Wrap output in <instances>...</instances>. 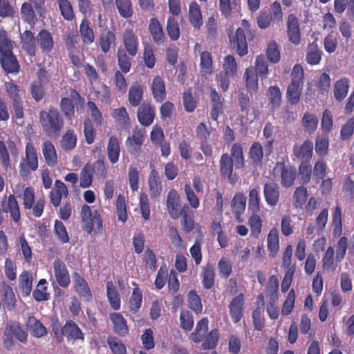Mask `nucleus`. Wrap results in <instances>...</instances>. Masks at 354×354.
<instances>
[{"label": "nucleus", "instance_id": "ea45409f", "mask_svg": "<svg viewBox=\"0 0 354 354\" xmlns=\"http://www.w3.org/2000/svg\"><path fill=\"white\" fill-rule=\"evenodd\" d=\"M153 96L157 102H162L166 97L165 82L162 77L156 76L153 78L151 84Z\"/></svg>", "mask_w": 354, "mask_h": 354}, {"label": "nucleus", "instance_id": "473e14b6", "mask_svg": "<svg viewBox=\"0 0 354 354\" xmlns=\"http://www.w3.org/2000/svg\"><path fill=\"white\" fill-rule=\"evenodd\" d=\"M210 98L212 104V107L210 111L211 118L216 121L220 114L223 111V100L221 96L214 88L211 89Z\"/></svg>", "mask_w": 354, "mask_h": 354}, {"label": "nucleus", "instance_id": "aec40b11", "mask_svg": "<svg viewBox=\"0 0 354 354\" xmlns=\"http://www.w3.org/2000/svg\"><path fill=\"white\" fill-rule=\"evenodd\" d=\"M263 195L265 201L270 207L276 206L280 197V191L279 185L274 182H269L264 184Z\"/></svg>", "mask_w": 354, "mask_h": 354}, {"label": "nucleus", "instance_id": "20e7f679", "mask_svg": "<svg viewBox=\"0 0 354 354\" xmlns=\"http://www.w3.org/2000/svg\"><path fill=\"white\" fill-rule=\"evenodd\" d=\"M21 199L24 210L32 209V215L36 218H39L43 214L46 205L44 197H41L35 201V193L32 187H27L24 189Z\"/></svg>", "mask_w": 354, "mask_h": 354}, {"label": "nucleus", "instance_id": "6ab92c4d", "mask_svg": "<svg viewBox=\"0 0 354 354\" xmlns=\"http://www.w3.org/2000/svg\"><path fill=\"white\" fill-rule=\"evenodd\" d=\"M155 115V109L150 103L144 102L138 109V120L142 126L151 125L153 122Z\"/></svg>", "mask_w": 354, "mask_h": 354}, {"label": "nucleus", "instance_id": "f3484780", "mask_svg": "<svg viewBox=\"0 0 354 354\" xmlns=\"http://www.w3.org/2000/svg\"><path fill=\"white\" fill-rule=\"evenodd\" d=\"M53 271L57 283L62 288H67L70 284V275L64 262L57 258L53 262Z\"/></svg>", "mask_w": 354, "mask_h": 354}, {"label": "nucleus", "instance_id": "774afa93", "mask_svg": "<svg viewBox=\"0 0 354 354\" xmlns=\"http://www.w3.org/2000/svg\"><path fill=\"white\" fill-rule=\"evenodd\" d=\"M111 115L113 119L124 128L130 123V118L124 106L113 109Z\"/></svg>", "mask_w": 354, "mask_h": 354}, {"label": "nucleus", "instance_id": "f03ea898", "mask_svg": "<svg viewBox=\"0 0 354 354\" xmlns=\"http://www.w3.org/2000/svg\"><path fill=\"white\" fill-rule=\"evenodd\" d=\"M333 236L334 238L340 237L336 246V260L341 261L345 257L348 249V239L342 234V213L340 206L337 205L332 214Z\"/></svg>", "mask_w": 354, "mask_h": 354}, {"label": "nucleus", "instance_id": "2eb2a0df", "mask_svg": "<svg viewBox=\"0 0 354 354\" xmlns=\"http://www.w3.org/2000/svg\"><path fill=\"white\" fill-rule=\"evenodd\" d=\"M0 64L6 74H17L20 71V64L12 51L0 54Z\"/></svg>", "mask_w": 354, "mask_h": 354}, {"label": "nucleus", "instance_id": "c9c22d12", "mask_svg": "<svg viewBox=\"0 0 354 354\" xmlns=\"http://www.w3.org/2000/svg\"><path fill=\"white\" fill-rule=\"evenodd\" d=\"M350 86V80L347 77H342L334 84V97L338 102H342L346 97Z\"/></svg>", "mask_w": 354, "mask_h": 354}, {"label": "nucleus", "instance_id": "9b49d317", "mask_svg": "<svg viewBox=\"0 0 354 354\" xmlns=\"http://www.w3.org/2000/svg\"><path fill=\"white\" fill-rule=\"evenodd\" d=\"M292 152L295 159L301 162H310L313 155V143L310 140H306L301 145L295 144Z\"/></svg>", "mask_w": 354, "mask_h": 354}, {"label": "nucleus", "instance_id": "09e8293b", "mask_svg": "<svg viewBox=\"0 0 354 354\" xmlns=\"http://www.w3.org/2000/svg\"><path fill=\"white\" fill-rule=\"evenodd\" d=\"M219 339V332L217 328L212 329L205 336L201 344L203 350H212L216 347Z\"/></svg>", "mask_w": 354, "mask_h": 354}, {"label": "nucleus", "instance_id": "7c9ffc66", "mask_svg": "<svg viewBox=\"0 0 354 354\" xmlns=\"http://www.w3.org/2000/svg\"><path fill=\"white\" fill-rule=\"evenodd\" d=\"M42 153L46 164L50 167H54L57 164V155L54 145L50 140H46L42 144Z\"/></svg>", "mask_w": 354, "mask_h": 354}, {"label": "nucleus", "instance_id": "72a5a7b5", "mask_svg": "<svg viewBox=\"0 0 354 354\" xmlns=\"http://www.w3.org/2000/svg\"><path fill=\"white\" fill-rule=\"evenodd\" d=\"M120 154V142L116 136H111L107 144V156L111 164H115L119 160Z\"/></svg>", "mask_w": 354, "mask_h": 354}, {"label": "nucleus", "instance_id": "e2e57ef3", "mask_svg": "<svg viewBox=\"0 0 354 354\" xmlns=\"http://www.w3.org/2000/svg\"><path fill=\"white\" fill-rule=\"evenodd\" d=\"M279 281L275 275H272L268 279L266 286V295L269 301L278 300Z\"/></svg>", "mask_w": 354, "mask_h": 354}, {"label": "nucleus", "instance_id": "7ed1b4c3", "mask_svg": "<svg viewBox=\"0 0 354 354\" xmlns=\"http://www.w3.org/2000/svg\"><path fill=\"white\" fill-rule=\"evenodd\" d=\"M291 82L288 86L286 98L292 105H296L300 101L301 90L304 80V73L302 66L295 64L290 74Z\"/></svg>", "mask_w": 354, "mask_h": 354}, {"label": "nucleus", "instance_id": "9d476101", "mask_svg": "<svg viewBox=\"0 0 354 354\" xmlns=\"http://www.w3.org/2000/svg\"><path fill=\"white\" fill-rule=\"evenodd\" d=\"M144 131L141 129H134L132 131V136H129L125 142L128 152L131 154H139L141 152L145 138Z\"/></svg>", "mask_w": 354, "mask_h": 354}, {"label": "nucleus", "instance_id": "e433bc0d", "mask_svg": "<svg viewBox=\"0 0 354 354\" xmlns=\"http://www.w3.org/2000/svg\"><path fill=\"white\" fill-rule=\"evenodd\" d=\"M258 77L254 67L250 66L246 68L244 73L245 84L248 91L256 93L259 89Z\"/></svg>", "mask_w": 354, "mask_h": 354}, {"label": "nucleus", "instance_id": "0e129e2a", "mask_svg": "<svg viewBox=\"0 0 354 354\" xmlns=\"http://www.w3.org/2000/svg\"><path fill=\"white\" fill-rule=\"evenodd\" d=\"M54 232L57 240L62 244L69 242L70 237L64 224L57 219L55 221Z\"/></svg>", "mask_w": 354, "mask_h": 354}, {"label": "nucleus", "instance_id": "bf43d9fd", "mask_svg": "<svg viewBox=\"0 0 354 354\" xmlns=\"http://www.w3.org/2000/svg\"><path fill=\"white\" fill-rule=\"evenodd\" d=\"M231 158L234 162L236 168H242L244 166L245 159L243 147L240 143H234L231 148Z\"/></svg>", "mask_w": 354, "mask_h": 354}, {"label": "nucleus", "instance_id": "b1692460", "mask_svg": "<svg viewBox=\"0 0 354 354\" xmlns=\"http://www.w3.org/2000/svg\"><path fill=\"white\" fill-rule=\"evenodd\" d=\"M73 277L75 292L80 297L89 301L92 297V293L86 280L77 272H75Z\"/></svg>", "mask_w": 354, "mask_h": 354}, {"label": "nucleus", "instance_id": "052dcab7", "mask_svg": "<svg viewBox=\"0 0 354 354\" xmlns=\"http://www.w3.org/2000/svg\"><path fill=\"white\" fill-rule=\"evenodd\" d=\"M254 69L261 80L267 78L269 72L268 64L263 55L257 57Z\"/></svg>", "mask_w": 354, "mask_h": 354}, {"label": "nucleus", "instance_id": "49530a36", "mask_svg": "<svg viewBox=\"0 0 354 354\" xmlns=\"http://www.w3.org/2000/svg\"><path fill=\"white\" fill-rule=\"evenodd\" d=\"M143 87L140 84H133L129 91L128 100L131 106L136 107L140 104L143 97Z\"/></svg>", "mask_w": 354, "mask_h": 354}, {"label": "nucleus", "instance_id": "393cba45", "mask_svg": "<svg viewBox=\"0 0 354 354\" xmlns=\"http://www.w3.org/2000/svg\"><path fill=\"white\" fill-rule=\"evenodd\" d=\"M132 285L135 287L129 299L128 310L131 314H136L140 310L142 306V292L136 283L133 282Z\"/></svg>", "mask_w": 354, "mask_h": 354}, {"label": "nucleus", "instance_id": "79ce46f5", "mask_svg": "<svg viewBox=\"0 0 354 354\" xmlns=\"http://www.w3.org/2000/svg\"><path fill=\"white\" fill-rule=\"evenodd\" d=\"M80 33L84 44L90 45L95 41L94 31L90 21L84 19L80 26Z\"/></svg>", "mask_w": 354, "mask_h": 354}, {"label": "nucleus", "instance_id": "412c9836", "mask_svg": "<svg viewBox=\"0 0 354 354\" xmlns=\"http://www.w3.org/2000/svg\"><path fill=\"white\" fill-rule=\"evenodd\" d=\"M116 36L114 30L109 29L107 27L101 30L98 38V44L100 50L105 54L108 53L111 46L115 44Z\"/></svg>", "mask_w": 354, "mask_h": 354}, {"label": "nucleus", "instance_id": "c756f323", "mask_svg": "<svg viewBox=\"0 0 354 354\" xmlns=\"http://www.w3.org/2000/svg\"><path fill=\"white\" fill-rule=\"evenodd\" d=\"M37 41L44 53H49L53 48V38L51 33L46 29H42L38 32Z\"/></svg>", "mask_w": 354, "mask_h": 354}, {"label": "nucleus", "instance_id": "f257e3e1", "mask_svg": "<svg viewBox=\"0 0 354 354\" xmlns=\"http://www.w3.org/2000/svg\"><path fill=\"white\" fill-rule=\"evenodd\" d=\"M39 121L43 132L48 138H57L64 127L63 115L53 106L39 112Z\"/></svg>", "mask_w": 354, "mask_h": 354}, {"label": "nucleus", "instance_id": "a878e982", "mask_svg": "<svg viewBox=\"0 0 354 354\" xmlns=\"http://www.w3.org/2000/svg\"><path fill=\"white\" fill-rule=\"evenodd\" d=\"M20 37L22 48L29 56H35L37 37L30 30H25Z\"/></svg>", "mask_w": 354, "mask_h": 354}, {"label": "nucleus", "instance_id": "f704fd0d", "mask_svg": "<svg viewBox=\"0 0 354 354\" xmlns=\"http://www.w3.org/2000/svg\"><path fill=\"white\" fill-rule=\"evenodd\" d=\"M26 326L30 334L36 337H42L47 335L46 327L34 316L28 317Z\"/></svg>", "mask_w": 354, "mask_h": 354}, {"label": "nucleus", "instance_id": "5701e85b", "mask_svg": "<svg viewBox=\"0 0 354 354\" xmlns=\"http://www.w3.org/2000/svg\"><path fill=\"white\" fill-rule=\"evenodd\" d=\"M68 195V188L66 185L59 180H56L55 188L50 192V201L52 205L57 207L62 201V197L66 198Z\"/></svg>", "mask_w": 354, "mask_h": 354}, {"label": "nucleus", "instance_id": "c85d7f7f", "mask_svg": "<svg viewBox=\"0 0 354 354\" xmlns=\"http://www.w3.org/2000/svg\"><path fill=\"white\" fill-rule=\"evenodd\" d=\"M106 297L111 308L114 310H120L121 307L120 295L112 281L106 283Z\"/></svg>", "mask_w": 354, "mask_h": 354}, {"label": "nucleus", "instance_id": "58836bf2", "mask_svg": "<svg viewBox=\"0 0 354 354\" xmlns=\"http://www.w3.org/2000/svg\"><path fill=\"white\" fill-rule=\"evenodd\" d=\"M148 185L151 198H157L159 197L162 188L158 176V173L154 169L151 170L150 172L148 179Z\"/></svg>", "mask_w": 354, "mask_h": 354}, {"label": "nucleus", "instance_id": "4c0bfd02", "mask_svg": "<svg viewBox=\"0 0 354 354\" xmlns=\"http://www.w3.org/2000/svg\"><path fill=\"white\" fill-rule=\"evenodd\" d=\"M189 20L194 28L200 29L203 25L201 8L196 1H192L189 6Z\"/></svg>", "mask_w": 354, "mask_h": 354}, {"label": "nucleus", "instance_id": "5fc2aeb1", "mask_svg": "<svg viewBox=\"0 0 354 354\" xmlns=\"http://www.w3.org/2000/svg\"><path fill=\"white\" fill-rule=\"evenodd\" d=\"M107 344L113 354H127V348L118 337L110 335L107 337Z\"/></svg>", "mask_w": 354, "mask_h": 354}, {"label": "nucleus", "instance_id": "13d9d810", "mask_svg": "<svg viewBox=\"0 0 354 354\" xmlns=\"http://www.w3.org/2000/svg\"><path fill=\"white\" fill-rule=\"evenodd\" d=\"M166 30L172 41H177L180 35L178 20L174 17H169L167 21Z\"/></svg>", "mask_w": 354, "mask_h": 354}, {"label": "nucleus", "instance_id": "cd10ccee", "mask_svg": "<svg viewBox=\"0 0 354 354\" xmlns=\"http://www.w3.org/2000/svg\"><path fill=\"white\" fill-rule=\"evenodd\" d=\"M180 216H182L181 225L183 230L185 233L191 232L195 227L194 212L187 205L185 204L181 208Z\"/></svg>", "mask_w": 354, "mask_h": 354}, {"label": "nucleus", "instance_id": "a18cd8bd", "mask_svg": "<svg viewBox=\"0 0 354 354\" xmlns=\"http://www.w3.org/2000/svg\"><path fill=\"white\" fill-rule=\"evenodd\" d=\"M234 161L228 153H223L220 160V171L222 176L227 177L232 181Z\"/></svg>", "mask_w": 354, "mask_h": 354}, {"label": "nucleus", "instance_id": "864d4df0", "mask_svg": "<svg viewBox=\"0 0 354 354\" xmlns=\"http://www.w3.org/2000/svg\"><path fill=\"white\" fill-rule=\"evenodd\" d=\"M59 108L67 120H71L75 117V104L71 98L62 97L60 100Z\"/></svg>", "mask_w": 354, "mask_h": 354}, {"label": "nucleus", "instance_id": "69168bd1", "mask_svg": "<svg viewBox=\"0 0 354 354\" xmlns=\"http://www.w3.org/2000/svg\"><path fill=\"white\" fill-rule=\"evenodd\" d=\"M308 199V191L304 186L297 187L293 194V205L296 208H302Z\"/></svg>", "mask_w": 354, "mask_h": 354}, {"label": "nucleus", "instance_id": "423d86ee", "mask_svg": "<svg viewBox=\"0 0 354 354\" xmlns=\"http://www.w3.org/2000/svg\"><path fill=\"white\" fill-rule=\"evenodd\" d=\"M81 218L84 223V230L87 234H91L95 227L97 232L102 231V221L97 210L92 212L88 205H84L81 209Z\"/></svg>", "mask_w": 354, "mask_h": 354}, {"label": "nucleus", "instance_id": "f8f14e48", "mask_svg": "<svg viewBox=\"0 0 354 354\" xmlns=\"http://www.w3.org/2000/svg\"><path fill=\"white\" fill-rule=\"evenodd\" d=\"M244 306L245 297L243 293H240L234 297L230 302L228 306L229 313L234 323H239L243 318Z\"/></svg>", "mask_w": 354, "mask_h": 354}, {"label": "nucleus", "instance_id": "603ef678", "mask_svg": "<svg viewBox=\"0 0 354 354\" xmlns=\"http://www.w3.org/2000/svg\"><path fill=\"white\" fill-rule=\"evenodd\" d=\"M232 206L236 218L238 219L243 213L246 207V198L243 193H236L233 198Z\"/></svg>", "mask_w": 354, "mask_h": 354}, {"label": "nucleus", "instance_id": "de8ad7c7", "mask_svg": "<svg viewBox=\"0 0 354 354\" xmlns=\"http://www.w3.org/2000/svg\"><path fill=\"white\" fill-rule=\"evenodd\" d=\"M329 138L325 135H318L315 138V149L319 158H324L328 153Z\"/></svg>", "mask_w": 354, "mask_h": 354}, {"label": "nucleus", "instance_id": "39448f33", "mask_svg": "<svg viewBox=\"0 0 354 354\" xmlns=\"http://www.w3.org/2000/svg\"><path fill=\"white\" fill-rule=\"evenodd\" d=\"M38 169V156L35 147L28 143L26 146V157L19 163V173L23 178H28L31 171Z\"/></svg>", "mask_w": 354, "mask_h": 354}, {"label": "nucleus", "instance_id": "1a4fd4ad", "mask_svg": "<svg viewBox=\"0 0 354 354\" xmlns=\"http://www.w3.org/2000/svg\"><path fill=\"white\" fill-rule=\"evenodd\" d=\"M1 205L3 212L6 214L9 213L12 221L16 223H19L21 220V213L15 196L12 194H10L8 197L6 196L1 201Z\"/></svg>", "mask_w": 354, "mask_h": 354}, {"label": "nucleus", "instance_id": "dca6fc26", "mask_svg": "<svg viewBox=\"0 0 354 354\" xmlns=\"http://www.w3.org/2000/svg\"><path fill=\"white\" fill-rule=\"evenodd\" d=\"M286 26L289 41L295 45L299 44L301 41L299 23L298 18L295 14H290L288 16Z\"/></svg>", "mask_w": 354, "mask_h": 354}, {"label": "nucleus", "instance_id": "680f3d73", "mask_svg": "<svg viewBox=\"0 0 354 354\" xmlns=\"http://www.w3.org/2000/svg\"><path fill=\"white\" fill-rule=\"evenodd\" d=\"M187 302L189 308L196 314L198 315L202 313L203 304L201 297L197 294L196 291L192 290L189 292L187 295Z\"/></svg>", "mask_w": 354, "mask_h": 354}, {"label": "nucleus", "instance_id": "a211bd4d", "mask_svg": "<svg viewBox=\"0 0 354 354\" xmlns=\"http://www.w3.org/2000/svg\"><path fill=\"white\" fill-rule=\"evenodd\" d=\"M182 207L179 194L175 189H171L167 197V209L170 217L178 219L180 216Z\"/></svg>", "mask_w": 354, "mask_h": 354}, {"label": "nucleus", "instance_id": "a19ab883", "mask_svg": "<svg viewBox=\"0 0 354 354\" xmlns=\"http://www.w3.org/2000/svg\"><path fill=\"white\" fill-rule=\"evenodd\" d=\"M248 157L253 165L256 167L262 166L263 149L260 142H254L252 144L248 152Z\"/></svg>", "mask_w": 354, "mask_h": 354}, {"label": "nucleus", "instance_id": "6e6552de", "mask_svg": "<svg viewBox=\"0 0 354 354\" xmlns=\"http://www.w3.org/2000/svg\"><path fill=\"white\" fill-rule=\"evenodd\" d=\"M230 46L240 56L243 57L248 53V46L245 30L238 28L234 33L228 35Z\"/></svg>", "mask_w": 354, "mask_h": 354}, {"label": "nucleus", "instance_id": "2f4dec72", "mask_svg": "<svg viewBox=\"0 0 354 354\" xmlns=\"http://www.w3.org/2000/svg\"><path fill=\"white\" fill-rule=\"evenodd\" d=\"M215 271L213 265L210 263H207L202 268L201 283L205 290H210L215 283Z\"/></svg>", "mask_w": 354, "mask_h": 354}, {"label": "nucleus", "instance_id": "4468645a", "mask_svg": "<svg viewBox=\"0 0 354 354\" xmlns=\"http://www.w3.org/2000/svg\"><path fill=\"white\" fill-rule=\"evenodd\" d=\"M109 318L113 325V330L116 335L121 337L129 335V327L127 321L120 313H111Z\"/></svg>", "mask_w": 354, "mask_h": 354}, {"label": "nucleus", "instance_id": "8fccbe9b", "mask_svg": "<svg viewBox=\"0 0 354 354\" xmlns=\"http://www.w3.org/2000/svg\"><path fill=\"white\" fill-rule=\"evenodd\" d=\"M322 54L317 44L313 42L308 46L306 60L310 65H317L321 61Z\"/></svg>", "mask_w": 354, "mask_h": 354}, {"label": "nucleus", "instance_id": "37998d69", "mask_svg": "<svg viewBox=\"0 0 354 354\" xmlns=\"http://www.w3.org/2000/svg\"><path fill=\"white\" fill-rule=\"evenodd\" d=\"M208 324L207 317H203L197 322L194 332L191 335L194 343H199L204 339L208 330Z\"/></svg>", "mask_w": 354, "mask_h": 354}, {"label": "nucleus", "instance_id": "c03bdc74", "mask_svg": "<svg viewBox=\"0 0 354 354\" xmlns=\"http://www.w3.org/2000/svg\"><path fill=\"white\" fill-rule=\"evenodd\" d=\"M200 72L203 77H207L213 73L212 57L208 51L201 53Z\"/></svg>", "mask_w": 354, "mask_h": 354}, {"label": "nucleus", "instance_id": "0eeeda50", "mask_svg": "<svg viewBox=\"0 0 354 354\" xmlns=\"http://www.w3.org/2000/svg\"><path fill=\"white\" fill-rule=\"evenodd\" d=\"M274 171L280 174V183L283 187L290 188L294 185L297 174L295 166L287 165L284 162H277Z\"/></svg>", "mask_w": 354, "mask_h": 354}, {"label": "nucleus", "instance_id": "6e6d98bb", "mask_svg": "<svg viewBox=\"0 0 354 354\" xmlns=\"http://www.w3.org/2000/svg\"><path fill=\"white\" fill-rule=\"evenodd\" d=\"M19 288L23 296H28L32 290V277L31 274L27 272L24 271L19 275Z\"/></svg>", "mask_w": 354, "mask_h": 354}, {"label": "nucleus", "instance_id": "338daca9", "mask_svg": "<svg viewBox=\"0 0 354 354\" xmlns=\"http://www.w3.org/2000/svg\"><path fill=\"white\" fill-rule=\"evenodd\" d=\"M218 274L221 278L227 279L232 273V263L227 257H222L217 264Z\"/></svg>", "mask_w": 354, "mask_h": 354}, {"label": "nucleus", "instance_id": "bb28decb", "mask_svg": "<svg viewBox=\"0 0 354 354\" xmlns=\"http://www.w3.org/2000/svg\"><path fill=\"white\" fill-rule=\"evenodd\" d=\"M66 337L68 339L73 341L84 339V335L77 324L73 320H68L64 325L63 337Z\"/></svg>", "mask_w": 354, "mask_h": 354}, {"label": "nucleus", "instance_id": "4be33fe9", "mask_svg": "<svg viewBox=\"0 0 354 354\" xmlns=\"http://www.w3.org/2000/svg\"><path fill=\"white\" fill-rule=\"evenodd\" d=\"M148 29L152 37L153 41L158 46L162 45L165 41V35L162 26L158 19L153 17L150 19Z\"/></svg>", "mask_w": 354, "mask_h": 354}, {"label": "nucleus", "instance_id": "4d7b16f0", "mask_svg": "<svg viewBox=\"0 0 354 354\" xmlns=\"http://www.w3.org/2000/svg\"><path fill=\"white\" fill-rule=\"evenodd\" d=\"M115 3L122 17L128 19L132 17L133 10L131 0H115Z\"/></svg>", "mask_w": 354, "mask_h": 354}, {"label": "nucleus", "instance_id": "ddd939ff", "mask_svg": "<svg viewBox=\"0 0 354 354\" xmlns=\"http://www.w3.org/2000/svg\"><path fill=\"white\" fill-rule=\"evenodd\" d=\"M122 43L129 56L135 57L138 51L139 41L131 28H126L122 32Z\"/></svg>", "mask_w": 354, "mask_h": 354}, {"label": "nucleus", "instance_id": "3c124183", "mask_svg": "<svg viewBox=\"0 0 354 354\" xmlns=\"http://www.w3.org/2000/svg\"><path fill=\"white\" fill-rule=\"evenodd\" d=\"M327 164L324 158H319L315 162L313 171V180L317 183L324 178L326 174Z\"/></svg>", "mask_w": 354, "mask_h": 354}]
</instances>
